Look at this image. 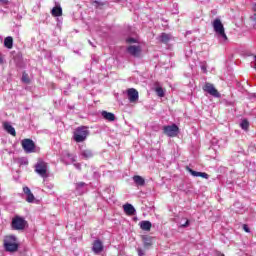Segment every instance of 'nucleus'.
Returning <instances> with one entry per match:
<instances>
[{
  "label": "nucleus",
  "mask_w": 256,
  "mask_h": 256,
  "mask_svg": "<svg viewBox=\"0 0 256 256\" xmlns=\"http://www.w3.org/2000/svg\"><path fill=\"white\" fill-rule=\"evenodd\" d=\"M203 91L206 93H209L212 97H216L219 99L221 97V93L217 89H215V86L209 82H206L205 85L203 86Z\"/></svg>",
  "instance_id": "obj_8"
},
{
  "label": "nucleus",
  "mask_w": 256,
  "mask_h": 256,
  "mask_svg": "<svg viewBox=\"0 0 256 256\" xmlns=\"http://www.w3.org/2000/svg\"><path fill=\"white\" fill-rule=\"evenodd\" d=\"M102 117L106 119V121H115V114L111 112L103 111Z\"/></svg>",
  "instance_id": "obj_20"
},
{
  "label": "nucleus",
  "mask_w": 256,
  "mask_h": 256,
  "mask_svg": "<svg viewBox=\"0 0 256 256\" xmlns=\"http://www.w3.org/2000/svg\"><path fill=\"white\" fill-rule=\"evenodd\" d=\"M163 133L164 135H167V137H177L179 134V127L176 124L164 126Z\"/></svg>",
  "instance_id": "obj_6"
},
{
  "label": "nucleus",
  "mask_w": 256,
  "mask_h": 256,
  "mask_svg": "<svg viewBox=\"0 0 256 256\" xmlns=\"http://www.w3.org/2000/svg\"><path fill=\"white\" fill-rule=\"evenodd\" d=\"M149 246H151V243H148V242L144 243V247H149Z\"/></svg>",
  "instance_id": "obj_36"
},
{
  "label": "nucleus",
  "mask_w": 256,
  "mask_h": 256,
  "mask_svg": "<svg viewBox=\"0 0 256 256\" xmlns=\"http://www.w3.org/2000/svg\"><path fill=\"white\" fill-rule=\"evenodd\" d=\"M35 172L40 175V177H43V179H47L49 177V173L47 172L48 166L47 163L43 160H38V162L35 164Z\"/></svg>",
  "instance_id": "obj_3"
},
{
  "label": "nucleus",
  "mask_w": 256,
  "mask_h": 256,
  "mask_svg": "<svg viewBox=\"0 0 256 256\" xmlns=\"http://www.w3.org/2000/svg\"><path fill=\"white\" fill-rule=\"evenodd\" d=\"M3 245L7 253H17L19 251V243H17V237L14 235L6 236Z\"/></svg>",
  "instance_id": "obj_1"
},
{
  "label": "nucleus",
  "mask_w": 256,
  "mask_h": 256,
  "mask_svg": "<svg viewBox=\"0 0 256 256\" xmlns=\"http://www.w3.org/2000/svg\"><path fill=\"white\" fill-rule=\"evenodd\" d=\"M243 229L246 233H251V229H249V226L247 224L243 225Z\"/></svg>",
  "instance_id": "obj_29"
},
{
  "label": "nucleus",
  "mask_w": 256,
  "mask_h": 256,
  "mask_svg": "<svg viewBox=\"0 0 256 256\" xmlns=\"http://www.w3.org/2000/svg\"><path fill=\"white\" fill-rule=\"evenodd\" d=\"M152 224L151 222L144 220L140 222V228L142 231H151Z\"/></svg>",
  "instance_id": "obj_19"
},
{
  "label": "nucleus",
  "mask_w": 256,
  "mask_h": 256,
  "mask_svg": "<svg viewBox=\"0 0 256 256\" xmlns=\"http://www.w3.org/2000/svg\"><path fill=\"white\" fill-rule=\"evenodd\" d=\"M85 187H87V184L85 182H78L75 184V189L80 195H83V193H85Z\"/></svg>",
  "instance_id": "obj_17"
},
{
  "label": "nucleus",
  "mask_w": 256,
  "mask_h": 256,
  "mask_svg": "<svg viewBox=\"0 0 256 256\" xmlns=\"http://www.w3.org/2000/svg\"><path fill=\"white\" fill-rule=\"evenodd\" d=\"M94 5H96V7H99V5L103 6V2H99L97 0L94 1Z\"/></svg>",
  "instance_id": "obj_33"
},
{
  "label": "nucleus",
  "mask_w": 256,
  "mask_h": 256,
  "mask_svg": "<svg viewBox=\"0 0 256 256\" xmlns=\"http://www.w3.org/2000/svg\"><path fill=\"white\" fill-rule=\"evenodd\" d=\"M186 171H188V173H190L193 177H202L203 179H209V174L205 172H197L189 168V166L186 167Z\"/></svg>",
  "instance_id": "obj_12"
},
{
  "label": "nucleus",
  "mask_w": 256,
  "mask_h": 256,
  "mask_svg": "<svg viewBox=\"0 0 256 256\" xmlns=\"http://www.w3.org/2000/svg\"><path fill=\"white\" fill-rule=\"evenodd\" d=\"M23 193L26 195L27 203H34L35 195H33V192H31V189L29 187L25 186L23 188Z\"/></svg>",
  "instance_id": "obj_13"
},
{
  "label": "nucleus",
  "mask_w": 256,
  "mask_h": 256,
  "mask_svg": "<svg viewBox=\"0 0 256 256\" xmlns=\"http://www.w3.org/2000/svg\"><path fill=\"white\" fill-rule=\"evenodd\" d=\"M1 3H7V0H0Z\"/></svg>",
  "instance_id": "obj_38"
},
{
  "label": "nucleus",
  "mask_w": 256,
  "mask_h": 256,
  "mask_svg": "<svg viewBox=\"0 0 256 256\" xmlns=\"http://www.w3.org/2000/svg\"><path fill=\"white\" fill-rule=\"evenodd\" d=\"M127 96L130 103H137L139 101V92L135 88H129L127 90Z\"/></svg>",
  "instance_id": "obj_9"
},
{
  "label": "nucleus",
  "mask_w": 256,
  "mask_h": 256,
  "mask_svg": "<svg viewBox=\"0 0 256 256\" xmlns=\"http://www.w3.org/2000/svg\"><path fill=\"white\" fill-rule=\"evenodd\" d=\"M21 145L25 153H35V142L33 140L29 138L23 139Z\"/></svg>",
  "instance_id": "obj_7"
},
{
  "label": "nucleus",
  "mask_w": 256,
  "mask_h": 256,
  "mask_svg": "<svg viewBox=\"0 0 256 256\" xmlns=\"http://www.w3.org/2000/svg\"><path fill=\"white\" fill-rule=\"evenodd\" d=\"M22 81L23 83H29V75L27 73L22 74Z\"/></svg>",
  "instance_id": "obj_27"
},
{
  "label": "nucleus",
  "mask_w": 256,
  "mask_h": 256,
  "mask_svg": "<svg viewBox=\"0 0 256 256\" xmlns=\"http://www.w3.org/2000/svg\"><path fill=\"white\" fill-rule=\"evenodd\" d=\"M214 31L222 37L225 41H227V34H225V28L223 27V23H221L220 19H215L213 22Z\"/></svg>",
  "instance_id": "obj_5"
},
{
  "label": "nucleus",
  "mask_w": 256,
  "mask_h": 256,
  "mask_svg": "<svg viewBox=\"0 0 256 256\" xmlns=\"http://www.w3.org/2000/svg\"><path fill=\"white\" fill-rule=\"evenodd\" d=\"M132 179H133L136 187H144L145 186V178L144 177L135 175V176H133Z\"/></svg>",
  "instance_id": "obj_16"
},
{
  "label": "nucleus",
  "mask_w": 256,
  "mask_h": 256,
  "mask_svg": "<svg viewBox=\"0 0 256 256\" xmlns=\"http://www.w3.org/2000/svg\"><path fill=\"white\" fill-rule=\"evenodd\" d=\"M92 251L95 255H99L103 251V242L99 239L95 240L92 244Z\"/></svg>",
  "instance_id": "obj_11"
},
{
  "label": "nucleus",
  "mask_w": 256,
  "mask_h": 256,
  "mask_svg": "<svg viewBox=\"0 0 256 256\" xmlns=\"http://www.w3.org/2000/svg\"><path fill=\"white\" fill-rule=\"evenodd\" d=\"M81 155H82V157H84V159H91V157H93V151H91L89 149L82 150Z\"/></svg>",
  "instance_id": "obj_23"
},
{
  "label": "nucleus",
  "mask_w": 256,
  "mask_h": 256,
  "mask_svg": "<svg viewBox=\"0 0 256 256\" xmlns=\"http://www.w3.org/2000/svg\"><path fill=\"white\" fill-rule=\"evenodd\" d=\"M252 10L254 11V13H256V3L253 4Z\"/></svg>",
  "instance_id": "obj_35"
},
{
  "label": "nucleus",
  "mask_w": 256,
  "mask_h": 256,
  "mask_svg": "<svg viewBox=\"0 0 256 256\" xmlns=\"http://www.w3.org/2000/svg\"><path fill=\"white\" fill-rule=\"evenodd\" d=\"M123 209L126 215H129L130 217H132L133 215H135V213H137V211L135 210V207H133V205L131 204H125L123 206Z\"/></svg>",
  "instance_id": "obj_15"
},
{
  "label": "nucleus",
  "mask_w": 256,
  "mask_h": 256,
  "mask_svg": "<svg viewBox=\"0 0 256 256\" xmlns=\"http://www.w3.org/2000/svg\"><path fill=\"white\" fill-rule=\"evenodd\" d=\"M241 129H244V131H247L249 129V121L242 120L240 123Z\"/></svg>",
  "instance_id": "obj_26"
},
{
  "label": "nucleus",
  "mask_w": 256,
  "mask_h": 256,
  "mask_svg": "<svg viewBox=\"0 0 256 256\" xmlns=\"http://www.w3.org/2000/svg\"><path fill=\"white\" fill-rule=\"evenodd\" d=\"M3 64V58L0 55V65Z\"/></svg>",
  "instance_id": "obj_37"
},
{
  "label": "nucleus",
  "mask_w": 256,
  "mask_h": 256,
  "mask_svg": "<svg viewBox=\"0 0 256 256\" xmlns=\"http://www.w3.org/2000/svg\"><path fill=\"white\" fill-rule=\"evenodd\" d=\"M44 185L47 187V189H53L55 185H53L51 182L44 180Z\"/></svg>",
  "instance_id": "obj_28"
},
{
  "label": "nucleus",
  "mask_w": 256,
  "mask_h": 256,
  "mask_svg": "<svg viewBox=\"0 0 256 256\" xmlns=\"http://www.w3.org/2000/svg\"><path fill=\"white\" fill-rule=\"evenodd\" d=\"M126 41L128 43H137V40L135 38H128Z\"/></svg>",
  "instance_id": "obj_31"
},
{
  "label": "nucleus",
  "mask_w": 256,
  "mask_h": 256,
  "mask_svg": "<svg viewBox=\"0 0 256 256\" xmlns=\"http://www.w3.org/2000/svg\"><path fill=\"white\" fill-rule=\"evenodd\" d=\"M202 69H205V66H202Z\"/></svg>",
  "instance_id": "obj_39"
},
{
  "label": "nucleus",
  "mask_w": 256,
  "mask_h": 256,
  "mask_svg": "<svg viewBox=\"0 0 256 256\" xmlns=\"http://www.w3.org/2000/svg\"><path fill=\"white\" fill-rule=\"evenodd\" d=\"M74 167L78 169V171H81V163H74Z\"/></svg>",
  "instance_id": "obj_32"
},
{
  "label": "nucleus",
  "mask_w": 256,
  "mask_h": 256,
  "mask_svg": "<svg viewBox=\"0 0 256 256\" xmlns=\"http://www.w3.org/2000/svg\"><path fill=\"white\" fill-rule=\"evenodd\" d=\"M51 14L53 17H61V15H63V9L61 8V6H55L51 10Z\"/></svg>",
  "instance_id": "obj_18"
},
{
  "label": "nucleus",
  "mask_w": 256,
  "mask_h": 256,
  "mask_svg": "<svg viewBox=\"0 0 256 256\" xmlns=\"http://www.w3.org/2000/svg\"><path fill=\"white\" fill-rule=\"evenodd\" d=\"M160 41L161 43H169V41H171V35L167 33H162L160 35Z\"/></svg>",
  "instance_id": "obj_22"
},
{
  "label": "nucleus",
  "mask_w": 256,
  "mask_h": 256,
  "mask_svg": "<svg viewBox=\"0 0 256 256\" xmlns=\"http://www.w3.org/2000/svg\"><path fill=\"white\" fill-rule=\"evenodd\" d=\"M65 158L69 159V161H70L71 163H75V162L77 161L76 157H75L73 154L69 153V152H66V153L64 154V159H65Z\"/></svg>",
  "instance_id": "obj_24"
},
{
  "label": "nucleus",
  "mask_w": 256,
  "mask_h": 256,
  "mask_svg": "<svg viewBox=\"0 0 256 256\" xmlns=\"http://www.w3.org/2000/svg\"><path fill=\"white\" fill-rule=\"evenodd\" d=\"M138 255L139 256H143V255H145V251L143 250V249H141V248H138Z\"/></svg>",
  "instance_id": "obj_30"
},
{
  "label": "nucleus",
  "mask_w": 256,
  "mask_h": 256,
  "mask_svg": "<svg viewBox=\"0 0 256 256\" xmlns=\"http://www.w3.org/2000/svg\"><path fill=\"white\" fill-rule=\"evenodd\" d=\"M12 229H14V231H23L25 229V227H27V222L25 221V218L21 217V216H15L12 219Z\"/></svg>",
  "instance_id": "obj_4"
},
{
  "label": "nucleus",
  "mask_w": 256,
  "mask_h": 256,
  "mask_svg": "<svg viewBox=\"0 0 256 256\" xmlns=\"http://www.w3.org/2000/svg\"><path fill=\"white\" fill-rule=\"evenodd\" d=\"M155 91H156L158 97H165V90H163L162 87L156 86Z\"/></svg>",
  "instance_id": "obj_25"
},
{
  "label": "nucleus",
  "mask_w": 256,
  "mask_h": 256,
  "mask_svg": "<svg viewBox=\"0 0 256 256\" xmlns=\"http://www.w3.org/2000/svg\"><path fill=\"white\" fill-rule=\"evenodd\" d=\"M126 51L132 57H140L141 56V46L130 45L127 47Z\"/></svg>",
  "instance_id": "obj_10"
},
{
  "label": "nucleus",
  "mask_w": 256,
  "mask_h": 256,
  "mask_svg": "<svg viewBox=\"0 0 256 256\" xmlns=\"http://www.w3.org/2000/svg\"><path fill=\"white\" fill-rule=\"evenodd\" d=\"M3 127H4L5 131H7V133H9V135H12V137L17 136V132L15 131V128L12 127V125L9 122H4Z\"/></svg>",
  "instance_id": "obj_14"
},
{
  "label": "nucleus",
  "mask_w": 256,
  "mask_h": 256,
  "mask_svg": "<svg viewBox=\"0 0 256 256\" xmlns=\"http://www.w3.org/2000/svg\"><path fill=\"white\" fill-rule=\"evenodd\" d=\"M89 137V129L87 126L77 127L73 132V139L76 143H83Z\"/></svg>",
  "instance_id": "obj_2"
},
{
  "label": "nucleus",
  "mask_w": 256,
  "mask_h": 256,
  "mask_svg": "<svg viewBox=\"0 0 256 256\" xmlns=\"http://www.w3.org/2000/svg\"><path fill=\"white\" fill-rule=\"evenodd\" d=\"M4 47L7 49H13V37L8 36L4 39Z\"/></svg>",
  "instance_id": "obj_21"
},
{
  "label": "nucleus",
  "mask_w": 256,
  "mask_h": 256,
  "mask_svg": "<svg viewBox=\"0 0 256 256\" xmlns=\"http://www.w3.org/2000/svg\"><path fill=\"white\" fill-rule=\"evenodd\" d=\"M181 227H183V228L189 227V220H186V222L184 224H182Z\"/></svg>",
  "instance_id": "obj_34"
}]
</instances>
